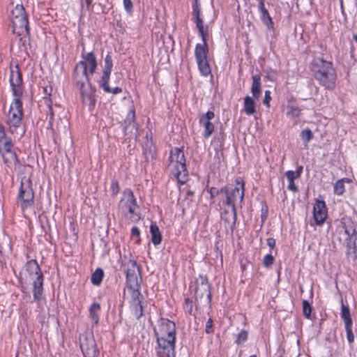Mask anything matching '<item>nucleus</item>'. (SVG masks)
Listing matches in <instances>:
<instances>
[{
    "label": "nucleus",
    "mask_w": 357,
    "mask_h": 357,
    "mask_svg": "<svg viewBox=\"0 0 357 357\" xmlns=\"http://www.w3.org/2000/svg\"><path fill=\"white\" fill-rule=\"evenodd\" d=\"M100 310V305L98 303H93L90 307V309H89L90 317L91 318L92 321L95 324H98V319H99L98 313H99Z\"/></svg>",
    "instance_id": "obj_27"
},
{
    "label": "nucleus",
    "mask_w": 357,
    "mask_h": 357,
    "mask_svg": "<svg viewBox=\"0 0 357 357\" xmlns=\"http://www.w3.org/2000/svg\"><path fill=\"white\" fill-rule=\"evenodd\" d=\"M251 93L253 98L258 100L261 94V76L259 74L252 75Z\"/></svg>",
    "instance_id": "obj_20"
},
{
    "label": "nucleus",
    "mask_w": 357,
    "mask_h": 357,
    "mask_svg": "<svg viewBox=\"0 0 357 357\" xmlns=\"http://www.w3.org/2000/svg\"><path fill=\"white\" fill-rule=\"evenodd\" d=\"M157 340L155 351L158 357H175L176 326L167 319H160L154 327Z\"/></svg>",
    "instance_id": "obj_3"
},
{
    "label": "nucleus",
    "mask_w": 357,
    "mask_h": 357,
    "mask_svg": "<svg viewBox=\"0 0 357 357\" xmlns=\"http://www.w3.org/2000/svg\"><path fill=\"white\" fill-rule=\"evenodd\" d=\"M257 1H259V6H258L259 8L264 6V0H257Z\"/></svg>",
    "instance_id": "obj_48"
},
{
    "label": "nucleus",
    "mask_w": 357,
    "mask_h": 357,
    "mask_svg": "<svg viewBox=\"0 0 357 357\" xmlns=\"http://www.w3.org/2000/svg\"><path fill=\"white\" fill-rule=\"evenodd\" d=\"M288 189L293 192L297 191L298 189L296 184L294 183V181H289Z\"/></svg>",
    "instance_id": "obj_44"
},
{
    "label": "nucleus",
    "mask_w": 357,
    "mask_h": 357,
    "mask_svg": "<svg viewBox=\"0 0 357 357\" xmlns=\"http://www.w3.org/2000/svg\"><path fill=\"white\" fill-rule=\"evenodd\" d=\"M139 296L140 294L138 291H134L132 292L133 298L130 305L132 312L137 319H139L142 315V306Z\"/></svg>",
    "instance_id": "obj_19"
},
{
    "label": "nucleus",
    "mask_w": 357,
    "mask_h": 357,
    "mask_svg": "<svg viewBox=\"0 0 357 357\" xmlns=\"http://www.w3.org/2000/svg\"><path fill=\"white\" fill-rule=\"evenodd\" d=\"M302 171H303V167H302V166H300V167L298 168V169H297V171H296V173H299V176H301V174Z\"/></svg>",
    "instance_id": "obj_47"
},
{
    "label": "nucleus",
    "mask_w": 357,
    "mask_h": 357,
    "mask_svg": "<svg viewBox=\"0 0 357 357\" xmlns=\"http://www.w3.org/2000/svg\"><path fill=\"white\" fill-rule=\"evenodd\" d=\"M244 182L241 178L236 180V186L234 188H222L221 193H224L226 197L225 204L231 209V211L235 215V204L239 202H243L244 197Z\"/></svg>",
    "instance_id": "obj_8"
},
{
    "label": "nucleus",
    "mask_w": 357,
    "mask_h": 357,
    "mask_svg": "<svg viewBox=\"0 0 357 357\" xmlns=\"http://www.w3.org/2000/svg\"><path fill=\"white\" fill-rule=\"evenodd\" d=\"M313 70L315 79L328 90L335 86L336 73L331 62L317 59L314 61Z\"/></svg>",
    "instance_id": "obj_5"
},
{
    "label": "nucleus",
    "mask_w": 357,
    "mask_h": 357,
    "mask_svg": "<svg viewBox=\"0 0 357 357\" xmlns=\"http://www.w3.org/2000/svg\"><path fill=\"white\" fill-rule=\"evenodd\" d=\"M131 236L132 238H136L137 243H139L140 241V231L137 227H133L131 229Z\"/></svg>",
    "instance_id": "obj_39"
},
{
    "label": "nucleus",
    "mask_w": 357,
    "mask_h": 357,
    "mask_svg": "<svg viewBox=\"0 0 357 357\" xmlns=\"http://www.w3.org/2000/svg\"><path fill=\"white\" fill-rule=\"evenodd\" d=\"M314 220L317 225H321L327 218L326 203L322 200H317L313 208Z\"/></svg>",
    "instance_id": "obj_15"
},
{
    "label": "nucleus",
    "mask_w": 357,
    "mask_h": 357,
    "mask_svg": "<svg viewBox=\"0 0 357 357\" xmlns=\"http://www.w3.org/2000/svg\"><path fill=\"white\" fill-rule=\"evenodd\" d=\"M340 180H344V183L345 182H347V183H350V182L351 181V179H349V178H341Z\"/></svg>",
    "instance_id": "obj_49"
},
{
    "label": "nucleus",
    "mask_w": 357,
    "mask_h": 357,
    "mask_svg": "<svg viewBox=\"0 0 357 357\" xmlns=\"http://www.w3.org/2000/svg\"><path fill=\"white\" fill-rule=\"evenodd\" d=\"M193 14L195 15V22L199 30V35L202 37V43H207V37L208 36V29L204 27L203 20L200 17V11L197 7L194 8Z\"/></svg>",
    "instance_id": "obj_18"
},
{
    "label": "nucleus",
    "mask_w": 357,
    "mask_h": 357,
    "mask_svg": "<svg viewBox=\"0 0 357 357\" xmlns=\"http://www.w3.org/2000/svg\"><path fill=\"white\" fill-rule=\"evenodd\" d=\"M214 117V112L208 111L206 114L201 115L199 118V124L204 128L203 136L206 139L208 138L214 131V125L211 123V120Z\"/></svg>",
    "instance_id": "obj_14"
},
{
    "label": "nucleus",
    "mask_w": 357,
    "mask_h": 357,
    "mask_svg": "<svg viewBox=\"0 0 357 357\" xmlns=\"http://www.w3.org/2000/svg\"><path fill=\"white\" fill-rule=\"evenodd\" d=\"M23 288L33 287V298L40 301L43 294V276L36 260H30L25 265L20 276Z\"/></svg>",
    "instance_id": "obj_4"
},
{
    "label": "nucleus",
    "mask_w": 357,
    "mask_h": 357,
    "mask_svg": "<svg viewBox=\"0 0 357 357\" xmlns=\"http://www.w3.org/2000/svg\"><path fill=\"white\" fill-rule=\"evenodd\" d=\"M104 273L100 268H97L91 275V282L95 285H100L102 278Z\"/></svg>",
    "instance_id": "obj_28"
},
{
    "label": "nucleus",
    "mask_w": 357,
    "mask_h": 357,
    "mask_svg": "<svg viewBox=\"0 0 357 357\" xmlns=\"http://www.w3.org/2000/svg\"><path fill=\"white\" fill-rule=\"evenodd\" d=\"M195 298L197 300H205L207 303L211 301L210 287L208 282L202 280L201 283H197L195 291Z\"/></svg>",
    "instance_id": "obj_17"
},
{
    "label": "nucleus",
    "mask_w": 357,
    "mask_h": 357,
    "mask_svg": "<svg viewBox=\"0 0 357 357\" xmlns=\"http://www.w3.org/2000/svg\"><path fill=\"white\" fill-rule=\"evenodd\" d=\"M336 232L340 241L347 244L349 252H350L353 250V252H355L356 245L354 239L356 240L357 238L354 236L355 229L353 226L351 224L347 225L344 222H341L337 226Z\"/></svg>",
    "instance_id": "obj_12"
},
{
    "label": "nucleus",
    "mask_w": 357,
    "mask_h": 357,
    "mask_svg": "<svg viewBox=\"0 0 357 357\" xmlns=\"http://www.w3.org/2000/svg\"><path fill=\"white\" fill-rule=\"evenodd\" d=\"M208 46L207 43H198L195 46V56L198 68L203 76L211 74V70L207 59Z\"/></svg>",
    "instance_id": "obj_11"
},
{
    "label": "nucleus",
    "mask_w": 357,
    "mask_h": 357,
    "mask_svg": "<svg viewBox=\"0 0 357 357\" xmlns=\"http://www.w3.org/2000/svg\"><path fill=\"white\" fill-rule=\"evenodd\" d=\"M287 115L291 118L298 117L300 115V109L298 107L288 106Z\"/></svg>",
    "instance_id": "obj_31"
},
{
    "label": "nucleus",
    "mask_w": 357,
    "mask_h": 357,
    "mask_svg": "<svg viewBox=\"0 0 357 357\" xmlns=\"http://www.w3.org/2000/svg\"><path fill=\"white\" fill-rule=\"evenodd\" d=\"M303 310L304 315L307 318H310V314H311L312 308H311L310 303L305 300L303 301Z\"/></svg>",
    "instance_id": "obj_33"
},
{
    "label": "nucleus",
    "mask_w": 357,
    "mask_h": 357,
    "mask_svg": "<svg viewBox=\"0 0 357 357\" xmlns=\"http://www.w3.org/2000/svg\"><path fill=\"white\" fill-rule=\"evenodd\" d=\"M139 267L134 260H130L128 263V270L126 272L127 279L129 281L137 282Z\"/></svg>",
    "instance_id": "obj_21"
},
{
    "label": "nucleus",
    "mask_w": 357,
    "mask_h": 357,
    "mask_svg": "<svg viewBox=\"0 0 357 357\" xmlns=\"http://www.w3.org/2000/svg\"><path fill=\"white\" fill-rule=\"evenodd\" d=\"M97 68V61L93 52H89L75 66L74 81L80 90L82 102L93 104L94 90L89 83V75H93Z\"/></svg>",
    "instance_id": "obj_2"
},
{
    "label": "nucleus",
    "mask_w": 357,
    "mask_h": 357,
    "mask_svg": "<svg viewBox=\"0 0 357 357\" xmlns=\"http://www.w3.org/2000/svg\"><path fill=\"white\" fill-rule=\"evenodd\" d=\"M271 100V91L269 90H266L264 93V104L267 107H269Z\"/></svg>",
    "instance_id": "obj_40"
},
{
    "label": "nucleus",
    "mask_w": 357,
    "mask_h": 357,
    "mask_svg": "<svg viewBox=\"0 0 357 357\" xmlns=\"http://www.w3.org/2000/svg\"><path fill=\"white\" fill-rule=\"evenodd\" d=\"M6 142H11L9 139L7 138L6 134L5 132V129L0 122V146L3 145V144Z\"/></svg>",
    "instance_id": "obj_32"
},
{
    "label": "nucleus",
    "mask_w": 357,
    "mask_h": 357,
    "mask_svg": "<svg viewBox=\"0 0 357 357\" xmlns=\"http://www.w3.org/2000/svg\"><path fill=\"white\" fill-rule=\"evenodd\" d=\"M113 63L112 56L109 54H107L105 58V65L103 69V74L100 81L109 80L110 73L112 69Z\"/></svg>",
    "instance_id": "obj_23"
},
{
    "label": "nucleus",
    "mask_w": 357,
    "mask_h": 357,
    "mask_svg": "<svg viewBox=\"0 0 357 357\" xmlns=\"http://www.w3.org/2000/svg\"><path fill=\"white\" fill-rule=\"evenodd\" d=\"M248 339V332L246 331H241L236 338V342L240 344L245 342Z\"/></svg>",
    "instance_id": "obj_35"
},
{
    "label": "nucleus",
    "mask_w": 357,
    "mask_h": 357,
    "mask_svg": "<svg viewBox=\"0 0 357 357\" xmlns=\"http://www.w3.org/2000/svg\"><path fill=\"white\" fill-rule=\"evenodd\" d=\"M267 245L271 248H273L275 245V240L273 238H268L267 239Z\"/></svg>",
    "instance_id": "obj_45"
},
{
    "label": "nucleus",
    "mask_w": 357,
    "mask_h": 357,
    "mask_svg": "<svg viewBox=\"0 0 357 357\" xmlns=\"http://www.w3.org/2000/svg\"><path fill=\"white\" fill-rule=\"evenodd\" d=\"M109 80H107L106 82L105 80L100 81V86L105 92L110 93L112 94H117L122 91V89L119 87H114L113 89H111L109 86Z\"/></svg>",
    "instance_id": "obj_29"
},
{
    "label": "nucleus",
    "mask_w": 357,
    "mask_h": 357,
    "mask_svg": "<svg viewBox=\"0 0 357 357\" xmlns=\"http://www.w3.org/2000/svg\"><path fill=\"white\" fill-rule=\"evenodd\" d=\"M127 119L130 121H133V120L135 119V111L134 110L130 111V112L128 113Z\"/></svg>",
    "instance_id": "obj_46"
},
{
    "label": "nucleus",
    "mask_w": 357,
    "mask_h": 357,
    "mask_svg": "<svg viewBox=\"0 0 357 357\" xmlns=\"http://www.w3.org/2000/svg\"><path fill=\"white\" fill-rule=\"evenodd\" d=\"M167 168L179 183L183 184L186 181L188 172L184 153L181 149H171Z\"/></svg>",
    "instance_id": "obj_6"
},
{
    "label": "nucleus",
    "mask_w": 357,
    "mask_h": 357,
    "mask_svg": "<svg viewBox=\"0 0 357 357\" xmlns=\"http://www.w3.org/2000/svg\"><path fill=\"white\" fill-rule=\"evenodd\" d=\"M34 192L30 178L24 176L21 180V185L18 194V202L22 211L30 209L33 205Z\"/></svg>",
    "instance_id": "obj_10"
},
{
    "label": "nucleus",
    "mask_w": 357,
    "mask_h": 357,
    "mask_svg": "<svg viewBox=\"0 0 357 357\" xmlns=\"http://www.w3.org/2000/svg\"><path fill=\"white\" fill-rule=\"evenodd\" d=\"M213 320L208 319L206 324V333L209 334L212 333Z\"/></svg>",
    "instance_id": "obj_43"
},
{
    "label": "nucleus",
    "mask_w": 357,
    "mask_h": 357,
    "mask_svg": "<svg viewBox=\"0 0 357 357\" xmlns=\"http://www.w3.org/2000/svg\"><path fill=\"white\" fill-rule=\"evenodd\" d=\"M334 193L337 195H342L344 192V180H338L334 184L333 187Z\"/></svg>",
    "instance_id": "obj_30"
},
{
    "label": "nucleus",
    "mask_w": 357,
    "mask_h": 357,
    "mask_svg": "<svg viewBox=\"0 0 357 357\" xmlns=\"http://www.w3.org/2000/svg\"><path fill=\"white\" fill-rule=\"evenodd\" d=\"M123 6L127 12L130 13L132 9V3L131 0H123Z\"/></svg>",
    "instance_id": "obj_42"
},
{
    "label": "nucleus",
    "mask_w": 357,
    "mask_h": 357,
    "mask_svg": "<svg viewBox=\"0 0 357 357\" xmlns=\"http://www.w3.org/2000/svg\"><path fill=\"white\" fill-rule=\"evenodd\" d=\"M274 262V257L271 254L266 255L263 259V264L266 267H270Z\"/></svg>",
    "instance_id": "obj_37"
},
{
    "label": "nucleus",
    "mask_w": 357,
    "mask_h": 357,
    "mask_svg": "<svg viewBox=\"0 0 357 357\" xmlns=\"http://www.w3.org/2000/svg\"><path fill=\"white\" fill-rule=\"evenodd\" d=\"M340 315L344 320L345 326L352 325L350 310L348 306L344 304L342 305Z\"/></svg>",
    "instance_id": "obj_26"
},
{
    "label": "nucleus",
    "mask_w": 357,
    "mask_h": 357,
    "mask_svg": "<svg viewBox=\"0 0 357 357\" xmlns=\"http://www.w3.org/2000/svg\"><path fill=\"white\" fill-rule=\"evenodd\" d=\"M80 347L84 357H98L99 351L93 336H84L80 339Z\"/></svg>",
    "instance_id": "obj_13"
},
{
    "label": "nucleus",
    "mask_w": 357,
    "mask_h": 357,
    "mask_svg": "<svg viewBox=\"0 0 357 357\" xmlns=\"http://www.w3.org/2000/svg\"><path fill=\"white\" fill-rule=\"evenodd\" d=\"M345 330L347 333V338L349 343H352L354 341V335L352 332V325L346 326Z\"/></svg>",
    "instance_id": "obj_36"
},
{
    "label": "nucleus",
    "mask_w": 357,
    "mask_h": 357,
    "mask_svg": "<svg viewBox=\"0 0 357 357\" xmlns=\"http://www.w3.org/2000/svg\"><path fill=\"white\" fill-rule=\"evenodd\" d=\"M150 231L152 243L155 245L160 244L162 241V236L158 227L155 224H151L150 227Z\"/></svg>",
    "instance_id": "obj_24"
},
{
    "label": "nucleus",
    "mask_w": 357,
    "mask_h": 357,
    "mask_svg": "<svg viewBox=\"0 0 357 357\" xmlns=\"http://www.w3.org/2000/svg\"><path fill=\"white\" fill-rule=\"evenodd\" d=\"M286 176L288 181H294L295 178L299 177V173H296L294 171L289 170L286 172Z\"/></svg>",
    "instance_id": "obj_38"
},
{
    "label": "nucleus",
    "mask_w": 357,
    "mask_h": 357,
    "mask_svg": "<svg viewBox=\"0 0 357 357\" xmlns=\"http://www.w3.org/2000/svg\"><path fill=\"white\" fill-rule=\"evenodd\" d=\"M13 144L11 142H6L3 145L0 146V153L3 160L8 166L15 164L17 162L16 154L12 151Z\"/></svg>",
    "instance_id": "obj_16"
},
{
    "label": "nucleus",
    "mask_w": 357,
    "mask_h": 357,
    "mask_svg": "<svg viewBox=\"0 0 357 357\" xmlns=\"http://www.w3.org/2000/svg\"><path fill=\"white\" fill-rule=\"evenodd\" d=\"M250 357H257V356L256 355H252Z\"/></svg>",
    "instance_id": "obj_50"
},
{
    "label": "nucleus",
    "mask_w": 357,
    "mask_h": 357,
    "mask_svg": "<svg viewBox=\"0 0 357 357\" xmlns=\"http://www.w3.org/2000/svg\"><path fill=\"white\" fill-rule=\"evenodd\" d=\"M110 189H111L112 193L114 195H116L119 191V186L118 182L113 181L111 184Z\"/></svg>",
    "instance_id": "obj_41"
},
{
    "label": "nucleus",
    "mask_w": 357,
    "mask_h": 357,
    "mask_svg": "<svg viewBox=\"0 0 357 357\" xmlns=\"http://www.w3.org/2000/svg\"><path fill=\"white\" fill-rule=\"evenodd\" d=\"M120 208L126 219L135 222L139 220V206L133 192L130 189H126L120 202Z\"/></svg>",
    "instance_id": "obj_7"
},
{
    "label": "nucleus",
    "mask_w": 357,
    "mask_h": 357,
    "mask_svg": "<svg viewBox=\"0 0 357 357\" xmlns=\"http://www.w3.org/2000/svg\"><path fill=\"white\" fill-rule=\"evenodd\" d=\"M255 100L249 96L244 98L243 109L245 113L248 116L253 115L256 112Z\"/></svg>",
    "instance_id": "obj_22"
},
{
    "label": "nucleus",
    "mask_w": 357,
    "mask_h": 357,
    "mask_svg": "<svg viewBox=\"0 0 357 357\" xmlns=\"http://www.w3.org/2000/svg\"><path fill=\"white\" fill-rule=\"evenodd\" d=\"M13 31L18 36L29 33V22L26 13L22 5L17 4L11 12Z\"/></svg>",
    "instance_id": "obj_9"
},
{
    "label": "nucleus",
    "mask_w": 357,
    "mask_h": 357,
    "mask_svg": "<svg viewBox=\"0 0 357 357\" xmlns=\"http://www.w3.org/2000/svg\"><path fill=\"white\" fill-rule=\"evenodd\" d=\"M10 84L14 99L8 112L6 123L10 134L14 137H20L24 134L25 130L22 126L23 112L20 98L22 94V79L17 66L10 69Z\"/></svg>",
    "instance_id": "obj_1"
},
{
    "label": "nucleus",
    "mask_w": 357,
    "mask_h": 357,
    "mask_svg": "<svg viewBox=\"0 0 357 357\" xmlns=\"http://www.w3.org/2000/svg\"><path fill=\"white\" fill-rule=\"evenodd\" d=\"M259 10L261 13V19L263 23L267 26L268 29L272 28L273 21L268 10L265 8V6L259 7Z\"/></svg>",
    "instance_id": "obj_25"
},
{
    "label": "nucleus",
    "mask_w": 357,
    "mask_h": 357,
    "mask_svg": "<svg viewBox=\"0 0 357 357\" xmlns=\"http://www.w3.org/2000/svg\"><path fill=\"white\" fill-rule=\"evenodd\" d=\"M312 137V134L310 130L305 129L301 132V138L303 141L307 143Z\"/></svg>",
    "instance_id": "obj_34"
}]
</instances>
